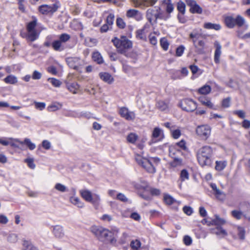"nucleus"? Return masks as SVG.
<instances>
[{"label":"nucleus","instance_id":"16","mask_svg":"<svg viewBox=\"0 0 250 250\" xmlns=\"http://www.w3.org/2000/svg\"><path fill=\"white\" fill-rule=\"evenodd\" d=\"M81 197L86 202H92L93 197L91 192L88 189H81L80 190Z\"/></svg>","mask_w":250,"mask_h":250},{"label":"nucleus","instance_id":"15","mask_svg":"<svg viewBox=\"0 0 250 250\" xmlns=\"http://www.w3.org/2000/svg\"><path fill=\"white\" fill-rule=\"evenodd\" d=\"M214 45L216 48L214 52V62L216 63H219L220 62V57L221 55L222 46L218 41H215Z\"/></svg>","mask_w":250,"mask_h":250},{"label":"nucleus","instance_id":"55","mask_svg":"<svg viewBox=\"0 0 250 250\" xmlns=\"http://www.w3.org/2000/svg\"><path fill=\"white\" fill-rule=\"evenodd\" d=\"M173 146H175L176 148L178 149H182L183 150H185L186 149V143L185 141L183 140H181L179 142L176 143Z\"/></svg>","mask_w":250,"mask_h":250},{"label":"nucleus","instance_id":"29","mask_svg":"<svg viewBox=\"0 0 250 250\" xmlns=\"http://www.w3.org/2000/svg\"><path fill=\"white\" fill-rule=\"evenodd\" d=\"M235 229L239 239L241 240H244L245 239L246 234L245 228L241 226H236Z\"/></svg>","mask_w":250,"mask_h":250},{"label":"nucleus","instance_id":"34","mask_svg":"<svg viewBox=\"0 0 250 250\" xmlns=\"http://www.w3.org/2000/svg\"><path fill=\"white\" fill-rule=\"evenodd\" d=\"M235 26L238 27H242L245 23L244 18L240 15H237L236 18H234Z\"/></svg>","mask_w":250,"mask_h":250},{"label":"nucleus","instance_id":"60","mask_svg":"<svg viewBox=\"0 0 250 250\" xmlns=\"http://www.w3.org/2000/svg\"><path fill=\"white\" fill-rule=\"evenodd\" d=\"M34 104L36 108L40 110H42L43 109H44L46 105L43 102H34Z\"/></svg>","mask_w":250,"mask_h":250},{"label":"nucleus","instance_id":"38","mask_svg":"<svg viewBox=\"0 0 250 250\" xmlns=\"http://www.w3.org/2000/svg\"><path fill=\"white\" fill-rule=\"evenodd\" d=\"M23 246L24 247L23 250H39L30 242L27 241H23Z\"/></svg>","mask_w":250,"mask_h":250},{"label":"nucleus","instance_id":"48","mask_svg":"<svg viewBox=\"0 0 250 250\" xmlns=\"http://www.w3.org/2000/svg\"><path fill=\"white\" fill-rule=\"evenodd\" d=\"M180 178L182 182L188 179L189 174L188 171L186 169H183L181 171Z\"/></svg>","mask_w":250,"mask_h":250},{"label":"nucleus","instance_id":"35","mask_svg":"<svg viewBox=\"0 0 250 250\" xmlns=\"http://www.w3.org/2000/svg\"><path fill=\"white\" fill-rule=\"evenodd\" d=\"M205 42L202 40L198 41L197 43V48H195L196 49V51L198 54H203L205 53L204 51V46H205Z\"/></svg>","mask_w":250,"mask_h":250},{"label":"nucleus","instance_id":"28","mask_svg":"<svg viewBox=\"0 0 250 250\" xmlns=\"http://www.w3.org/2000/svg\"><path fill=\"white\" fill-rule=\"evenodd\" d=\"M204 27L207 29H214L218 31L221 29V26L220 24L206 22L204 24Z\"/></svg>","mask_w":250,"mask_h":250},{"label":"nucleus","instance_id":"43","mask_svg":"<svg viewBox=\"0 0 250 250\" xmlns=\"http://www.w3.org/2000/svg\"><path fill=\"white\" fill-rule=\"evenodd\" d=\"M214 194L215 195L216 198L220 201H224L226 198L225 193L221 191L219 189L214 192Z\"/></svg>","mask_w":250,"mask_h":250},{"label":"nucleus","instance_id":"1","mask_svg":"<svg viewBox=\"0 0 250 250\" xmlns=\"http://www.w3.org/2000/svg\"><path fill=\"white\" fill-rule=\"evenodd\" d=\"M91 232L101 241H109L112 245H115L117 240L115 237L119 232L117 229L110 231L108 229L100 226H92Z\"/></svg>","mask_w":250,"mask_h":250},{"label":"nucleus","instance_id":"20","mask_svg":"<svg viewBox=\"0 0 250 250\" xmlns=\"http://www.w3.org/2000/svg\"><path fill=\"white\" fill-rule=\"evenodd\" d=\"M133 1L137 6L145 5L148 6L155 4L158 0H133Z\"/></svg>","mask_w":250,"mask_h":250},{"label":"nucleus","instance_id":"7","mask_svg":"<svg viewBox=\"0 0 250 250\" xmlns=\"http://www.w3.org/2000/svg\"><path fill=\"white\" fill-rule=\"evenodd\" d=\"M157 7L150 8L146 11V18L151 24L157 22Z\"/></svg>","mask_w":250,"mask_h":250},{"label":"nucleus","instance_id":"23","mask_svg":"<svg viewBox=\"0 0 250 250\" xmlns=\"http://www.w3.org/2000/svg\"><path fill=\"white\" fill-rule=\"evenodd\" d=\"M199 102L204 105L207 106L209 108L215 109L214 107L213 104L210 100L205 96H201L198 98Z\"/></svg>","mask_w":250,"mask_h":250},{"label":"nucleus","instance_id":"58","mask_svg":"<svg viewBox=\"0 0 250 250\" xmlns=\"http://www.w3.org/2000/svg\"><path fill=\"white\" fill-rule=\"evenodd\" d=\"M233 114L237 115L241 119H244L246 117V113L242 110H237L233 111Z\"/></svg>","mask_w":250,"mask_h":250},{"label":"nucleus","instance_id":"2","mask_svg":"<svg viewBox=\"0 0 250 250\" xmlns=\"http://www.w3.org/2000/svg\"><path fill=\"white\" fill-rule=\"evenodd\" d=\"M196 155L198 163L201 167L211 165L213 150L210 146H206L202 147L198 150Z\"/></svg>","mask_w":250,"mask_h":250},{"label":"nucleus","instance_id":"62","mask_svg":"<svg viewBox=\"0 0 250 250\" xmlns=\"http://www.w3.org/2000/svg\"><path fill=\"white\" fill-rule=\"evenodd\" d=\"M116 24L118 27L121 29H123L125 28V23L123 21V20L121 18H117L116 20Z\"/></svg>","mask_w":250,"mask_h":250},{"label":"nucleus","instance_id":"56","mask_svg":"<svg viewBox=\"0 0 250 250\" xmlns=\"http://www.w3.org/2000/svg\"><path fill=\"white\" fill-rule=\"evenodd\" d=\"M182 160L180 158H173V161L171 162L170 165L173 167H176L182 164Z\"/></svg>","mask_w":250,"mask_h":250},{"label":"nucleus","instance_id":"44","mask_svg":"<svg viewBox=\"0 0 250 250\" xmlns=\"http://www.w3.org/2000/svg\"><path fill=\"white\" fill-rule=\"evenodd\" d=\"M164 200L165 202L169 205H171L176 202V200L169 194H165L164 196Z\"/></svg>","mask_w":250,"mask_h":250},{"label":"nucleus","instance_id":"3","mask_svg":"<svg viewBox=\"0 0 250 250\" xmlns=\"http://www.w3.org/2000/svg\"><path fill=\"white\" fill-rule=\"evenodd\" d=\"M112 42L117 48L118 51L121 54H124L132 46V42L125 36H122L119 39L115 37L112 40Z\"/></svg>","mask_w":250,"mask_h":250},{"label":"nucleus","instance_id":"10","mask_svg":"<svg viewBox=\"0 0 250 250\" xmlns=\"http://www.w3.org/2000/svg\"><path fill=\"white\" fill-rule=\"evenodd\" d=\"M186 2L188 6H190V11L192 13L201 14L202 12V9L198 5L196 2L194 0H186Z\"/></svg>","mask_w":250,"mask_h":250},{"label":"nucleus","instance_id":"45","mask_svg":"<svg viewBox=\"0 0 250 250\" xmlns=\"http://www.w3.org/2000/svg\"><path fill=\"white\" fill-rule=\"evenodd\" d=\"M130 247L134 250H138L141 246V243L138 239L132 240L130 244Z\"/></svg>","mask_w":250,"mask_h":250},{"label":"nucleus","instance_id":"9","mask_svg":"<svg viewBox=\"0 0 250 250\" xmlns=\"http://www.w3.org/2000/svg\"><path fill=\"white\" fill-rule=\"evenodd\" d=\"M58 6L56 4L51 5H42L39 8V11L42 14H48L56 12L58 9Z\"/></svg>","mask_w":250,"mask_h":250},{"label":"nucleus","instance_id":"41","mask_svg":"<svg viewBox=\"0 0 250 250\" xmlns=\"http://www.w3.org/2000/svg\"><path fill=\"white\" fill-rule=\"evenodd\" d=\"M36 25V20H34L28 22L26 25V31H37L35 29Z\"/></svg>","mask_w":250,"mask_h":250},{"label":"nucleus","instance_id":"25","mask_svg":"<svg viewBox=\"0 0 250 250\" xmlns=\"http://www.w3.org/2000/svg\"><path fill=\"white\" fill-rule=\"evenodd\" d=\"M161 135H163L162 130L159 127H155L152 133V141L156 139V141H154L155 142L157 141L160 140Z\"/></svg>","mask_w":250,"mask_h":250},{"label":"nucleus","instance_id":"11","mask_svg":"<svg viewBox=\"0 0 250 250\" xmlns=\"http://www.w3.org/2000/svg\"><path fill=\"white\" fill-rule=\"evenodd\" d=\"M121 116L127 120L132 121L135 118V114L132 111H129L126 107H122L119 112Z\"/></svg>","mask_w":250,"mask_h":250},{"label":"nucleus","instance_id":"39","mask_svg":"<svg viewBox=\"0 0 250 250\" xmlns=\"http://www.w3.org/2000/svg\"><path fill=\"white\" fill-rule=\"evenodd\" d=\"M4 81L6 83L15 84L17 83V78L13 75H9L4 78Z\"/></svg>","mask_w":250,"mask_h":250},{"label":"nucleus","instance_id":"26","mask_svg":"<svg viewBox=\"0 0 250 250\" xmlns=\"http://www.w3.org/2000/svg\"><path fill=\"white\" fill-rule=\"evenodd\" d=\"M69 201L74 205L79 208H83L84 207V203L82 202L79 198L76 196H71L70 197Z\"/></svg>","mask_w":250,"mask_h":250},{"label":"nucleus","instance_id":"54","mask_svg":"<svg viewBox=\"0 0 250 250\" xmlns=\"http://www.w3.org/2000/svg\"><path fill=\"white\" fill-rule=\"evenodd\" d=\"M160 43L162 47L164 49V50H167L169 46V43L167 39L165 38L161 39L160 40Z\"/></svg>","mask_w":250,"mask_h":250},{"label":"nucleus","instance_id":"18","mask_svg":"<svg viewBox=\"0 0 250 250\" xmlns=\"http://www.w3.org/2000/svg\"><path fill=\"white\" fill-rule=\"evenodd\" d=\"M169 156L173 158H179L183 154L182 152L180 149L176 148L175 146H171L169 148Z\"/></svg>","mask_w":250,"mask_h":250},{"label":"nucleus","instance_id":"42","mask_svg":"<svg viewBox=\"0 0 250 250\" xmlns=\"http://www.w3.org/2000/svg\"><path fill=\"white\" fill-rule=\"evenodd\" d=\"M227 166V162L226 161H216L215 169L218 171H222Z\"/></svg>","mask_w":250,"mask_h":250},{"label":"nucleus","instance_id":"53","mask_svg":"<svg viewBox=\"0 0 250 250\" xmlns=\"http://www.w3.org/2000/svg\"><path fill=\"white\" fill-rule=\"evenodd\" d=\"M70 39V36L66 33L62 34L59 36V40L62 42H65L69 41Z\"/></svg>","mask_w":250,"mask_h":250},{"label":"nucleus","instance_id":"32","mask_svg":"<svg viewBox=\"0 0 250 250\" xmlns=\"http://www.w3.org/2000/svg\"><path fill=\"white\" fill-rule=\"evenodd\" d=\"M211 89V87L209 85L206 84L199 88L198 92L200 94L207 95L210 92Z\"/></svg>","mask_w":250,"mask_h":250},{"label":"nucleus","instance_id":"5","mask_svg":"<svg viewBox=\"0 0 250 250\" xmlns=\"http://www.w3.org/2000/svg\"><path fill=\"white\" fill-rule=\"evenodd\" d=\"M180 105L183 110L187 112H192L197 108L196 103L191 99H186L182 101Z\"/></svg>","mask_w":250,"mask_h":250},{"label":"nucleus","instance_id":"27","mask_svg":"<svg viewBox=\"0 0 250 250\" xmlns=\"http://www.w3.org/2000/svg\"><path fill=\"white\" fill-rule=\"evenodd\" d=\"M211 232L222 237L226 236L228 234L227 231L221 227H217L215 229H212Z\"/></svg>","mask_w":250,"mask_h":250},{"label":"nucleus","instance_id":"19","mask_svg":"<svg viewBox=\"0 0 250 250\" xmlns=\"http://www.w3.org/2000/svg\"><path fill=\"white\" fill-rule=\"evenodd\" d=\"M147 25L146 24L142 29H139L136 31V36L137 39L146 41V40Z\"/></svg>","mask_w":250,"mask_h":250},{"label":"nucleus","instance_id":"22","mask_svg":"<svg viewBox=\"0 0 250 250\" xmlns=\"http://www.w3.org/2000/svg\"><path fill=\"white\" fill-rule=\"evenodd\" d=\"M162 5L166 6V12L169 15L171 13L174 9V6L171 0H163L162 1Z\"/></svg>","mask_w":250,"mask_h":250},{"label":"nucleus","instance_id":"59","mask_svg":"<svg viewBox=\"0 0 250 250\" xmlns=\"http://www.w3.org/2000/svg\"><path fill=\"white\" fill-rule=\"evenodd\" d=\"M24 162L27 164L28 166L31 169L35 168V165L34 163V160L33 158H27L25 159Z\"/></svg>","mask_w":250,"mask_h":250},{"label":"nucleus","instance_id":"46","mask_svg":"<svg viewBox=\"0 0 250 250\" xmlns=\"http://www.w3.org/2000/svg\"><path fill=\"white\" fill-rule=\"evenodd\" d=\"M62 42L59 40L54 41L52 43L53 48L55 51L62 50V49H61V47L62 46Z\"/></svg>","mask_w":250,"mask_h":250},{"label":"nucleus","instance_id":"8","mask_svg":"<svg viewBox=\"0 0 250 250\" xmlns=\"http://www.w3.org/2000/svg\"><path fill=\"white\" fill-rule=\"evenodd\" d=\"M21 35L25 38L27 42H32L39 38L40 33L37 31H26L25 33H21Z\"/></svg>","mask_w":250,"mask_h":250},{"label":"nucleus","instance_id":"36","mask_svg":"<svg viewBox=\"0 0 250 250\" xmlns=\"http://www.w3.org/2000/svg\"><path fill=\"white\" fill-rule=\"evenodd\" d=\"M67 89L74 94L77 93V90L79 88V85L77 83H72L67 84Z\"/></svg>","mask_w":250,"mask_h":250},{"label":"nucleus","instance_id":"13","mask_svg":"<svg viewBox=\"0 0 250 250\" xmlns=\"http://www.w3.org/2000/svg\"><path fill=\"white\" fill-rule=\"evenodd\" d=\"M126 16L129 18H133L138 21L143 19V16L141 12L136 9H131L127 10Z\"/></svg>","mask_w":250,"mask_h":250},{"label":"nucleus","instance_id":"4","mask_svg":"<svg viewBox=\"0 0 250 250\" xmlns=\"http://www.w3.org/2000/svg\"><path fill=\"white\" fill-rule=\"evenodd\" d=\"M135 159L137 163L141 165L148 172L154 173L156 172V169L153 166L150 160L143 157L139 154L135 155Z\"/></svg>","mask_w":250,"mask_h":250},{"label":"nucleus","instance_id":"50","mask_svg":"<svg viewBox=\"0 0 250 250\" xmlns=\"http://www.w3.org/2000/svg\"><path fill=\"white\" fill-rule=\"evenodd\" d=\"M48 81L55 87H59L62 84V83L59 80L53 78H48Z\"/></svg>","mask_w":250,"mask_h":250},{"label":"nucleus","instance_id":"57","mask_svg":"<svg viewBox=\"0 0 250 250\" xmlns=\"http://www.w3.org/2000/svg\"><path fill=\"white\" fill-rule=\"evenodd\" d=\"M128 237V234L125 232H124L118 240L119 243L120 244H125L126 243V240Z\"/></svg>","mask_w":250,"mask_h":250},{"label":"nucleus","instance_id":"40","mask_svg":"<svg viewBox=\"0 0 250 250\" xmlns=\"http://www.w3.org/2000/svg\"><path fill=\"white\" fill-rule=\"evenodd\" d=\"M157 107L161 111H165L168 108L167 103L163 101H158L156 104Z\"/></svg>","mask_w":250,"mask_h":250},{"label":"nucleus","instance_id":"52","mask_svg":"<svg viewBox=\"0 0 250 250\" xmlns=\"http://www.w3.org/2000/svg\"><path fill=\"white\" fill-rule=\"evenodd\" d=\"M55 188L61 192H64L67 191L66 187L60 183H57L55 186Z\"/></svg>","mask_w":250,"mask_h":250},{"label":"nucleus","instance_id":"49","mask_svg":"<svg viewBox=\"0 0 250 250\" xmlns=\"http://www.w3.org/2000/svg\"><path fill=\"white\" fill-rule=\"evenodd\" d=\"M231 214L236 219H240L243 215L242 211L237 210H232L231 212Z\"/></svg>","mask_w":250,"mask_h":250},{"label":"nucleus","instance_id":"61","mask_svg":"<svg viewBox=\"0 0 250 250\" xmlns=\"http://www.w3.org/2000/svg\"><path fill=\"white\" fill-rule=\"evenodd\" d=\"M185 50V47L183 45H180L177 48L176 50V56L177 57L181 56Z\"/></svg>","mask_w":250,"mask_h":250},{"label":"nucleus","instance_id":"37","mask_svg":"<svg viewBox=\"0 0 250 250\" xmlns=\"http://www.w3.org/2000/svg\"><path fill=\"white\" fill-rule=\"evenodd\" d=\"M225 223L226 221L224 219L221 218L219 216L216 215L215 218L212 220V223L211 224H214V225L217 226V227H220V226Z\"/></svg>","mask_w":250,"mask_h":250},{"label":"nucleus","instance_id":"64","mask_svg":"<svg viewBox=\"0 0 250 250\" xmlns=\"http://www.w3.org/2000/svg\"><path fill=\"white\" fill-rule=\"evenodd\" d=\"M74 59L73 58H69L68 59L67 62L69 66L73 68L74 69H78V66L77 65H75L74 64Z\"/></svg>","mask_w":250,"mask_h":250},{"label":"nucleus","instance_id":"33","mask_svg":"<svg viewBox=\"0 0 250 250\" xmlns=\"http://www.w3.org/2000/svg\"><path fill=\"white\" fill-rule=\"evenodd\" d=\"M138 139V136L134 133H130L126 137L127 142L134 144Z\"/></svg>","mask_w":250,"mask_h":250},{"label":"nucleus","instance_id":"63","mask_svg":"<svg viewBox=\"0 0 250 250\" xmlns=\"http://www.w3.org/2000/svg\"><path fill=\"white\" fill-rule=\"evenodd\" d=\"M114 19V16L113 14H109L106 18V24L109 25H112Z\"/></svg>","mask_w":250,"mask_h":250},{"label":"nucleus","instance_id":"31","mask_svg":"<svg viewBox=\"0 0 250 250\" xmlns=\"http://www.w3.org/2000/svg\"><path fill=\"white\" fill-rule=\"evenodd\" d=\"M92 59L93 60L98 64H102L104 62L101 54L98 52H95L93 53Z\"/></svg>","mask_w":250,"mask_h":250},{"label":"nucleus","instance_id":"12","mask_svg":"<svg viewBox=\"0 0 250 250\" xmlns=\"http://www.w3.org/2000/svg\"><path fill=\"white\" fill-rule=\"evenodd\" d=\"M202 36L201 30L194 29L189 35V39L191 40L193 46L195 48H197V41Z\"/></svg>","mask_w":250,"mask_h":250},{"label":"nucleus","instance_id":"30","mask_svg":"<svg viewBox=\"0 0 250 250\" xmlns=\"http://www.w3.org/2000/svg\"><path fill=\"white\" fill-rule=\"evenodd\" d=\"M225 23L228 28H233L235 26L234 18L232 16H227L225 18Z\"/></svg>","mask_w":250,"mask_h":250},{"label":"nucleus","instance_id":"24","mask_svg":"<svg viewBox=\"0 0 250 250\" xmlns=\"http://www.w3.org/2000/svg\"><path fill=\"white\" fill-rule=\"evenodd\" d=\"M157 20L166 21L170 17V15L166 12L162 10L160 7H157Z\"/></svg>","mask_w":250,"mask_h":250},{"label":"nucleus","instance_id":"21","mask_svg":"<svg viewBox=\"0 0 250 250\" xmlns=\"http://www.w3.org/2000/svg\"><path fill=\"white\" fill-rule=\"evenodd\" d=\"M99 75L101 80L107 83L110 84L114 81L113 78L108 73L101 72L99 73Z\"/></svg>","mask_w":250,"mask_h":250},{"label":"nucleus","instance_id":"51","mask_svg":"<svg viewBox=\"0 0 250 250\" xmlns=\"http://www.w3.org/2000/svg\"><path fill=\"white\" fill-rule=\"evenodd\" d=\"M185 4L183 2L180 1L177 3V9L183 14L185 13Z\"/></svg>","mask_w":250,"mask_h":250},{"label":"nucleus","instance_id":"14","mask_svg":"<svg viewBox=\"0 0 250 250\" xmlns=\"http://www.w3.org/2000/svg\"><path fill=\"white\" fill-rule=\"evenodd\" d=\"M52 233L54 236L58 238H62L64 235L63 227L61 225H56L52 227Z\"/></svg>","mask_w":250,"mask_h":250},{"label":"nucleus","instance_id":"47","mask_svg":"<svg viewBox=\"0 0 250 250\" xmlns=\"http://www.w3.org/2000/svg\"><path fill=\"white\" fill-rule=\"evenodd\" d=\"M18 240V236L15 233H11L7 237V241L10 243H15Z\"/></svg>","mask_w":250,"mask_h":250},{"label":"nucleus","instance_id":"6","mask_svg":"<svg viewBox=\"0 0 250 250\" xmlns=\"http://www.w3.org/2000/svg\"><path fill=\"white\" fill-rule=\"evenodd\" d=\"M197 134L203 140H207L210 136L211 128L208 125L198 126L196 130Z\"/></svg>","mask_w":250,"mask_h":250},{"label":"nucleus","instance_id":"17","mask_svg":"<svg viewBox=\"0 0 250 250\" xmlns=\"http://www.w3.org/2000/svg\"><path fill=\"white\" fill-rule=\"evenodd\" d=\"M9 140H14L15 141L21 144H25L26 146L28 147L30 150H33L36 147V145L34 143H33L30 139L28 138H25L23 141H21L20 140L18 139H13L12 138H8Z\"/></svg>","mask_w":250,"mask_h":250}]
</instances>
